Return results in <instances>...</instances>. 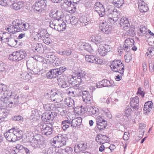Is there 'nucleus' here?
<instances>
[{
  "label": "nucleus",
  "mask_w": 154,
  "mask_h": 154,
  "mask_svg": "<svg viewBox=\"0 0 154 154\" xmlns=\"http://www.w3.org/2000/svg\"><path fill=\"white\" fill-rule=\"evenodd\" d=\"M85 59L86 61L89 63H95L96 62V57L91 55H86Z\"/></svg>",
  "instance_id": "obj_47"
},
{
  "label": "nucleus",
  "mask_w": 154,
  "mask_h": 154,
  "mask_svg": "<svg viewBox=\"0 0 154 154\" xmlns=\"http://www.w3.org/2000/svg\"><path fill=\"white\" fill-rule=\"evenodd\" d=\"M20 77L22 79L26 82H28L32 79L31 76L28 73L26 72H22L20 74Z\"/></svg>",
  "instance_id": "obj_37"
},
{
  "label": "nucleus",
  "mask_w": 154,
  "mask_h": 154,
  "mask_svg": "<svg viewBox=\"0 0 154 154\" xmlns=\"http://www.w3.org/2000/svg\"><path fill=\"white\" fill-rule=\"evenodd\" d=\"M6 87V86L5 85L3 84H0V89L2 90L3 91H5V93H4V94H7V95L6 97H8V96H9V97L8 98V99H9V98L10 97V95H9V91L6 90L5 88Z\"/></svg>",
  "instance_id": "obj_54"
},
{
  "label": "nucleus",
  "mask_w": 154,
  "mask_h": 154,
  "mask_svg": "<svg viewBox=\"0 0 154 154\" xmlns=\"http://www.w3.org/2000/svg\"><path fill=\"white\" fill-rule=\"evenodd\" d=\"M110 51L109 46L105 45L104 46H100L98 48V52L101 56H104L107 53Z\"/></svg>",
  "instance_id": "obj_19"
},
{
  "label": "nucleus",
  "mask_w": 154,
  "mask_h": 154,
  "mask_svg": "<svg viewBox=\"0 0 154 154\" xmlns=\"http://www.w3.org/2000/svg\"><path fill=\"white\" fill-rule=\"evenodd\" d=\"M70 122H71L68 120H65L62 121L61 125H63L62 128L63 131H66L71 126Z\"/></svg>",
  "instance_id": "obj_45"
},
{
  "label": "nucleus",
  "mask_w": 154,
  "mask_h": 154,
  "mask_svg": "<svg viewBox=\"0 0 154 154\" xmlns=\"http://www.w3.org/2000/svg\"><path fill=\"white\" fill-rule=\"evenodd\" d=\"M11 35H10V47L17 48L18 47V45H17L18 41L17 40L12 38Z\"/></svg>",
  "instance_id": "obj_50"
},
{
  "label": "nucleus",
  "mask_w": 154,
  "mask_h": 154,
  "mask_svg": "<svg viewBox=\"0 0 154 154\" xmlns=\"http://www.w3.org/2000/svg\"><path fill=\"white\" fill-rule=\"evenodd\" d=\"M109 3H112L115 7L120 8L124 4V0H108Z\"/></svg>",
  "instance_id": "obj_33"
},
{
  "label": "nucleus",
  "mask_w": 154,
  "mask_h": 154,
  "mask_svg": "<svg viewBox=\"0 0 154 154\" xmlns=\"http://www.w3.org/2000/svg\"><path fill=\"white\" fill-rule=\"evenodd\" d=\"M27 136L26 135V140H25L26 142H30L31 143V145L35 148H38V142H37V140H36V136L35 135L34 136H32L31 137V138L29 137V134H28Z\"/></svg>",
  "instance_id": "obj_18"
},
{
  "label": "nucleus",
  "mask_w": 154,
  "mask_h": 154,
  "mask_svg": "<svg viewBox=\"0 0 154 154\" xmlns=\"http://www.w3.org/2000/svg\"><path fill=\"white\" fill-rule=\"evenodd\" d=\"M67 140V137H62V140H60V141L56 144L54 145V146L56 147L60 148L63 146L65 145H66V140Z\"/></svg>",
  "instance_id": "obj_42"
},
{
  "label": "nucleus",
  "mask_w": 154,
  "mask_h": 154,
  "mask_svg": "<svg viewBox=\"0 0 154 154\" xmlns=\"http://www.w3.org/2000/svg\"><path fill=\"white\" fill-rule=\"evenodd\" d=\"M41 129V132L43 135H49L53 132L52 125L50 123L42 122L39 125Z\"/></svg>",
  "instance_id": "obj_7"
},
{
  "label": "nucleus",
  "mask_w": 154,
  "mask_h": 154,
  "mask_svg": "<svg viewBox=\"0 0 154 154\" xmlns=\"http://www.w3.org/2000/svg\"><path fill=\"white\" fill-rule=\"evenodd\" d=\"M56 69L57 70L58 74L60 75L63 73L66 70V68L65 66H62L59 68H56Z\"/></svg>",
  "instance_id": "obj_64"
},
{
  "label": "nucleus",
  "mask_w": 154,
  "mask_h": 154,
  "mask_svg": "<svg viewBox=\"0 0 154 154\" xmlns=\"http://www.w3.org/2000/svg\"><path fill=\"white\" fill-rule=\"evenodd\" d=\"M87 113L89 116H92L97 114L99 109L95 106H90L87 108Z\"/></svg>",
  "instance_id": "obj_28"
},
{
  "label": "nucleus",
  "mask_w": 154,
  "mask_h": 154,
  "mask_svg": "<svg viewBox=\"0 0 154 154\" xmlns=\"http://www.w3.org/2000/svg\"><path fill=\"white\" fill-rule=\"evenodd\" d=\"M23 6V3L22 2H18L17 3H14L12 4V5H10V7L15 10H17L20 9Z\"/></svg>",
  "instance_id": "obj_40"
},
{
  "label": "nucleus",
  "mask_w": 154,
  "mask_h": 154,
  "mask_svg": "<svg viewBox=\"0 0 154 154\" xmlns=\"http://www.w3.org/2000/svg\"><path fill=\"white\" fill-rule=\"evenodd\" d=\"M63 136V135L61 134H58L57 136L51 139V143H53V145L54 146V145L56 144L57 143H58L59 141L62 140V137Z\"/></svg>",
  "instance_id": "obj_39"
},
{
  "label": "nucleus",
  "mask_w": 154,
  "mask_h": 154,
  "mask_svg": "<svg viewBox=\"0 0 154 154\" xmlns=\"http://www.w3.org/2000/svg\"><path fill=\"white\" fill-rule=\"evenodd\" d=\"M61 22L60 25L55 29V30L58 31H63L66 29V24L63 21H61Z\"/></svg>",
  "instance_id": "obj_49"
},
{
  "label": "nucleus",
  "mask_w": 154,
  "mask_h": 154,
  "mask_svg": "<svg viewBox=\"0 0 154 154\" xmlns=\"http://www.w3.org/2000/svg\"><path fill=\"white\" fill-rule=\"evenodd\" d=\"M96 125L95 128H97L100 131L104 130L107 126V122L106 121L100 116H98L96 119Z\"/></svg>",
  "instance_id": "obj_10"
},
{
  "label": "nucleus",
  "mask_w": 154,
  "mask_h": 154,
  "mask_svg": "<svg viewBox=\"0 0 154 154\" xmlns=\"http://www.w3.org/2000/svg\"><path fill=\"white\" fill-rule=\"evenodd\" d=\"M94 4V2L91 1V0H85L84 5L87 11L91 10Z\"/></svg>",
  "instance_id": "obj_32"
},
{
  "label": "nucleus",
  "mask_w": 154,
  "mask_h": 154,
  "mask_svg": "<svg viewBox=\"0 0 154 154\" xmlns=\"http://www.w3.org/2000/svg\"><path fill=\"white\" fill-rule=\"evenodd\" d=\"M47 57L48 59V60L51 61H53L54 60H55L56 58L57 57L55 56L54 54L51 53H49L47 55Z\"/></svg>",
  "instance_id": "obj_62"
},
{
  "label": "nucleus",
  "mask_w": 154,
  "mask_h": 154,
  "mask_svg": "<svg viewBox=\"0 0 154 154\" xmlns=\"http://www.w3.org/2000/svg\"><path fill=\"white\" fill-rule=\"evenodd\" d=\"M82 98L83 101L87 103L90 104L92 102V95L87 91H82Z\"/></svg>",
  "instance_id": "obj_17"
},
{
  "label": "nucleus",
  "mask_w": 154,
  "mask_h": 154,
  "mask_svg": "<svg viewBox=\"0 0 154 154\" xmlns=\"http://www.w3.org/2000/svg\"><path fill=\"white\" fill-rule=\"evenodd\" d=\"M125 55L124 56L125 61L126 63H129L132 59L131 54L130 51L129 52H125Z\"/></svg>",
  "instance_id": "obj_53"
},
{
  "label": "nucleus",
  "mask_w": 154,
  "mask_h": 154,
  "mask_svg": "<svg viewBox=\"0 0 154 154\" xmlns=\"http://www.w3.org/2000/svg\"><path fill=\"white\" fill-rule=\"evenodd\" d=\"M47 2L46 0H38L35 3L33 7L37 11L42 12L46 8Z\"/></svg>",
  "instance_id": "obj_11"
},
{
  "label": "nucleus",
  "mask_w": 154,
  "mask_h": 154,
  "mask_svg": "<svg viewBox=\"0 0 154 154\" xmlns=\"http://www.w3.org/2000/svg\"><path fill=\"white\" fill-rule=\"evenodd\" d=\"M54 15V19H57V20H61L64 17V14L61 11H59L57 10Z\"/></svg>",
  "instance_id": "obj_46"
},
{
  "label": "nucleus",
  "mask_w": 154,
  "mask_h": 154,
  "mask_svg": "<svg viewBox=\"0 0 154 154\" xmlns=\"http://www.w3.org/2000/svg\"><path fill=\"white\" fill-rule=\"evenodd\" d=\"M18 57H17L16 51L14 52L12 54H10V60L15 62H18L17 61Z\"/></svg>",
  "instance_id": "obj_57"
},
{
  "label": "nucleus",
  "mask_w": 154,
  "mask_h": 154,
  "mask_svg": "<svg viewBox=\"0 0 154 154\" xmlns=\"http://www.w3.org/2000/svg\"><path fill=\"white\" fill-rule=\"evenodd\" d=\"M72 150L71 147L67 146L64 149H58V154H71Z\"/></svg>",
  "instance_id": "obj_34"
},
{
  "label": "nucleus",
  "mask_w": 154,
  "mask_h": 154,
  "mask_svg": "<svg viewBox=\"0 0 154 154\" xmlns=\"http://www.w3.org/2000/svg\"><path fill=\"white\" fill-rule=\"evenodd\" d=\"M112 81H109L106 79H103L100 82L97 83L96 86L97 88H100L104 87H109L111 86L113 84Z\"/></svg>",
  "instance_id": "obj_14"
},
{
  "label": "nucleus",
  "mask_w": 154,
  "mask_h": 154,
  "mask_svg": "<svg viewBox=\"0 0 154 154\" xmlns=\"http://www.w3.org/2000/svg\"><path fill=\"white\" fill-rule=\"evenodd\" d=\"M130 106L134 111H137L139 108V98L136 96L134 97L131 98L130 102Z\"/></svg>",
  "instance_id": "obj_16"
},
{
  "label": "nucleus",
  "mask_w": 154,
  "mask_h": 154,
  "mask_svg": "<svg viewBox=\"0 0 154 154\" xmlns=\"http://www.w3.org/2000/svg\"><path fill=\"white\" fill-rule=\"evenodd\" d=\"M13 128H12L10 129V131H12L13 132L10 134V137H12V138L10 140V142H15L16 141L19 140L21 139V135L20 134V136L16 135L15 133H14V131H13Z\"/></svg>",
  "instance_id": "obj_36"
},
{
  "label": "nucleus",
  "mask_w": 154,
  "mask_h": 154,
  "mask_svg": "<svg viewBox=\"0 0 154 154\" xmlns=\"http://www.w3.org/2000/svg\"><path fill=\"white\" fill-rule=\"evenodd\" d=\"M110 68L113 71L118 72L121 74H123L124 70V67L123 64L121 60H114L111 63L110 66Z\"/></svg>",
  "instance_id": "obj_4"
},
{
  "label": "nucleus",
  "mask_w": 154,
  "mask_h": 154,
  "mask_svg": "<svg viewBox=\"0 0 154 154\" xmlns=\"http://www.w3.org/2000/svg\"><path fill=\"white\" fill-rule=\"evenodd\" d=\"M53 94L51 95V97L52 98L55 97V99H53L52 100L54 101H56V102L58 101H60L61 100V98L62 94L61 91L59 90H55Z\"/></svg>",
  "instance_id": "obj_21"
},
{
  "label": "nucleus",
  "mask_w": 154,
  "mask_h": 154,
  "mask_svg": "<svg viewBox=\"0 0 154 154\" xmlns=\"http://www.w3.org/2000/svg\"><path fill=\"white\" fill-rule=\"evenodd\" d=\"M83 48L84 50L89 53H91L93 51L91 46V45L88 44H86L83 45Z\"/></svg>",
  "instance_id": "obj_58"
},
{
  "label": "nucleus",
  "mask_w": 154,
  "mask_h": 154,
  "mask_svg": "<svg viewBox=\"0 0 154 154\" xmlns=\"http://www.w3.org/2000/svg\"><path fill=\"white\" fill-rule=\"evenodd\" d=\"M72 53L71 49H67L64 50H59L58 53L60 55L66 56H69Z\"/></svg>",
  "instance_id": "obj_43"
},
{
  "label": "nucleus",
  "mask_w": 154,
  "mask_h": 154,
  "mask_svg": "<svg viewBox=\"0 0 154 154\" xmlns=\"http://www.w3.org/2000/svg\"><path fill=\"white\" fill-rule=\"evenodd\" d=\"M106 10L107 19L112 24H114L120 17L121 13L119 10L113 7H108Z\"/></svg>",
  "instance_id": "obj_1"
},
{
  "label": "nucleus",
  "mask_w": 154,
  "mask_h": 154,
  "mask_svg": "<svg viewBox=\"0 0 154 154\" xmlns=\"http://www.w3.org/2000/svg\"><path fill=\"white\" fill-rule=\"evenodd\" d=\"M51 62L52 63V65L54 66H59L61 64L60 60L57 57L53 61H51Z\"/></svg>",
  "instance_id": "obj_63"
},
{
  "label": "nucleus",
  "mask_w": 154,
  "mask_h": 154,
  "mask_svg": "<svg viewBox=\"0 0 154 154\" xmlns=\"http://www.w3.org/2000/svg\"><path fill=\"white\" fill-rule=\"evenodd\" d=\"M47 31L45 29H39L38 31V35L41 36V39L44 38L47 34Z\"/></svg>",
  "instance_id": "obj_51"
},
{
  "label": "nucleus",
  "mask_w": 154,
  "mask_h": 154,
  "mask_svg": "<svg viewBox=\"0 0 154 154\" xmlns=\"http://www.w3.org/2000/svg\"><path fill=\"white\" fill-rule=\"evenodd\" d=\"M126 34L128 36H134L136 35V32L135 31V27L134 26H132L130 27L129 30L127 32Z\"/></svg>",
  "instance_id": "obj_44"
},
{
  "label": "nucleus",
  "mask_w": 154,
  "mask_h": 154,
  "mask_svg": "<svg viewBox=\"0 0 154 154\" xmlns=\"http://www.w3.org/2000/svg\"><path fill=\"white\" fill-rule=\"evenodd\" d=\"M29 150L22 145H18L10 149V154H30Z\"/></svg>",
  "instance_id": "obj_8"
},
{
  "label": "nucleus",
  "mask_w": 154,
  "mask_h": 154,
  "mask_svg": "<svg viewBox=\"0 0 154 154\" xmlns=\"http://www.w3.org/2000/svg\"><path fill=\"white\" fill-rule=\"evenodd\" d=\"M87 148V143H82L77 145L74 148V151L75 152H82L86 150Z\"/></svg>",
  "instance_id": "obj_20"
},
{
  "label": "nucleus",
  "mask_w": 154,
  "mask_h": 154,
  "mask_svg": "<svg viewBox=\"0 0 154 154\" xmlns=\"http://www.w3.org/2000/svg\"><path fill=\"white\" fill-rule=\"evenodd\" d=\"M8 97H5L4 99V105L6 108H0V119L3 122L8 116L9 112L10 100L8 99Z\"/></svg>",
  "instance_id": "obj_5"
},
{
  "label": "nucleus",
  "mask_w": 154,
  "mask_h": 154,
  "mask_svg": "<svg viewBox=\"0 0 154 154\" xmlns=\"http://www.w3.org/2000/svg\"><path fill=\"white\" fill-rule=\"evenodd\" d=\"M77 89L74 87H71L66 90L67 94L69 96H74L76 94Z\"/></svg>",
  "instance_id": "obj_41"
},
{
  "label": "nucleus",
  "mask_w": 154,
  "mask_h": 154,
  "mask_svg": "<svg viewBox=\"0 0 154 154\" xmlns=\"http://www.w3.org/2000/svg\"><path fill=\"white\" fill-rule=\"evenodd\" d=\"M61 21H63L62 20L52 19L50 22V26L53 29H55L57 28L60 23Z\"/></svg>",
  "instance_id": "obj_30"
},
{
  "label": "nucleus",
  "mask_w": 154,
  "mask_h": 154,
  "mask_svg": "<svg viewBox=\"0 0 154 154\" xmlns=\"http://www.w3.org/2000/svg\"><path fill=\"white\" fill-rule=\"evenodd\" d=\"M69 19H70V23L72 25H73L78 27H79L81 26H83L84 23H86V20H85L86 19V18L85 17H84L85 18V20H81L83 17H82L80 19V20H79L78 18H76L75 16H72L71 15V16H70L69 17Z\"/></svg>",
  "instance_id": "obj_12"
},
{
  "label": "nucleus",
  "mask_w": 154,
  "mask_h": 154,
  "mask_svg": "<svg viewBox=\"0 0 154 154\" xmlns=\"http://www.w3.org/2000/svg\"><path fill=\"white\" fill-rule=\"evenodd\" d=\"M123 49L125 52H129L131 48L134 45V41L133 38H129L125 41Z\"/></svg>",
  "instance_id": "obj_13"
},
{
  "label": "nucleus",
  "mask_w": 154,
  "mask_h": 154,
  "mask_svg": "<svg viewBox=\"0 0 154 154\" xmlns=\"http://www.w3.org/2000/svg\"><path fill=\"white\" fill-rule=\"evenodd\" d=\"M82 74V72H81L76 74V76H75V78L74 79V86L75 85L76 87H78L79 85L81 84L82 82H83V79L81 77V75Z\"/></svg>",
  "instance_id": "obj_24"
},
{
  "label": "nucleus",
  "mask_w": 154,
  "mask_h": 154,
  "mask_svg": "<svg viewBox=\"0 0 154 154\" xmlns=\"http://www.w3.org/2000/svg\"><path fill=\"white\" fill-rule=\"evenodd\" d=\"M91 40L97 45H99L103 42L102 37L100 35H96L93 36Z\"/></svg>",
  "instance_id": "obj_35"
},
{
  "label": "nucleus",
  "mask_w": 154,
  "mask_h": 154,
  "mask_svg": "<svg viewBox=\"0 0 154 154\" xmlns=\"http://www.w3.org/2000/svg\"><path fill=\"white\" fill-rule=\"evenodd\" d=\"M106 10L105 11L104 7L102 8H100V9H98V10H96V11L98 15L100 17H103L104 16H105V17H107L106 15Z\"/></svg>",
  "instance_id": "obj_48"
},
{
  "label": "nucleus",
  "mask_w": 154,
  "mask_h": 154,
  "mask_svg": "<svg viewBox=\"0 0 154 154\" xmlns=\"http://www.w3.org/2000/svg\"><path fill=\"white\" fill-rule=\"evenodd\" d=\"M82 121V118L81 117H78L72 119L70 121L71 126L72 128H78V126L81 125Z\"/></svg>",
  "instance_id": "obj_23"
},
{
  "label": "nucleus",
  "mask_w": 154,
  "mask_h": 154,
  "mask_svg": "<svg viewBox=\"0 0 154 154\" xmlns=\"http://www.w3.org/2000/svg\"><path fill=\"white\" fill-rule=\"evenodd\" d=\"M41 114V112L39 110L36 109H33L31 112V118L32 119H38L40 117Z\"/></svg>",
  "instance_id": "obj_31"
},
{
  "label": "nucleus",
  "mask_w": 154,
  "mask_h": 154,
  "mask_svg": "<svg viewBox=\"0 0 154 154\" xmlns=\"http://www.w3.org/2000/svg\"><path fill=\"white\" fill-rule=\"evenodd\" d=\"M61 7L63 10L71 13H74L76 11V6L72 4L71 0H65Z\"/></svg>",
  "instance_id": "obj_6"
},
{
  "label": "nucleus",
  "mask_w": 154,
  "mask_h": 154,
  "mask_svg": "<svg viewBox=\"0 0 154 154\" xmlns=\"http://www.w3.org/2000/svg\"><path fill=\"white\" fill-rule=\"evenodd\" d=\"M57 116V113L55 112H46L42 115V121L45 122H49L52 121Z\"/></svg>",
  "instance_id": "obj_9"
},
{
  "label": "nucleus",
  "mask_w": 154,
  "mask_h": 154,
  "mask_svg": "<svg viewBox=\"0 0 154 154\" xmlns=\"http://www.w3.org/2000/svg\"><path fill=\"white\" fill-rule=\"evenodd\" d=\"M27 28L25 23H20L18 19L14 20L10 25V33L15 34L21 30H25Z\"/></svg>",
  "instance_id": "obj_2"
},
{
  "label": "nucleus",
  "mask_w": 154,
  "mask_h": 154,
  "mask_svg": "<svg viewBox=\"0 0 154 154\" xmlns=\"http://www.w3.org/2000/svg\"><path fill=\"white\" fill-rule=\"evenodd\" d=\"M23 117L19 115L14 116L12 118V120L14 121L23 122Z\"/></svg>",
  "instance_id": "obj_56"
},
{
  "label": "nucleus",
  "mask_w": 154,
  "mask_h": 154,
  "mask_svg": "<svg viewBox=\"0 0 154 154\" xmlns=\"http://www.w3.org/2000/svg\"><path fill=\"white\" fill-rule=\"evenodd\" d=\"M75 78V77L72 75L68 76L67 77L68 82L70 84H72V85L74 86V84H75L74 79Z\"/></svg>",
  "instance_id": "obj_60"
},
{
  "label": "nucleus",
  "mask_w": 154,
  "mask_h": 154,
  "mask_svg": "<svg viewBox=\"0 0 154 154\" xmlns=\"http://www.w3.org/2000/svg\"><path fill=\"white\" fill-rule=\"evenodd\" d=\"M119 22V24L122 28H125V27H129L130 23L128 18L126 17L121 18Z\"/></svg>",
  "instance_id": "obj_26"
},
{
  "label": "nucleus",
  "mask_w": 154,
  "mask_h": 154,
  "mask_svg": "<svg viewBox=\"0 0 154 154\" xmlns=\"http://www.w3.org/2000/svg\"><path fill=\"white\" fill-rule=\"evenodd\" d=\"M65 104L69 107H72L73 108L75 107V102L73 99L70 98L65 99Z\"/></svg>",
  "instance_id": "obj_38"
},
{
  "label": "nucleus",
  "mask_w": 154,
  "mask_h": 154,
  "mask_svg": "<svg viewBox=\"0 0 154 154\" xmlns=\"http://www.w3.org/2000/svg\"><path fill=\"white\" fill-rule=\"evenodd\" d=\"M57 70L56 69L50 70L46 74L47 78L48 79H54L58 77L59 75L58 74Z\"/></svg>",
  "instance_id": "obj_29"
},
{
  "label": "nucleus",
  "mask_w": 154,
  "mask_h": 154,
  "mask_svg": "<svg viewBox=\"0 0 154 154\" xmlns=\"http://www.w3.org/2000/svg\"><path fill=\"white\" fill-rule=\"evenodd\" d=\"M132 111V109L129 107L126 108L125 110L124 116L127 118L131 116V112Z\"/></svg>",
  "instance_id": "obj_59"
},
{
  "label": "nucleus",
  "mask_w": 154,
  "mask_h": 154,
  "mask_svg": "<svg viewBox=\"0 0 154 154\" xmlns=\"http://www.w3.org/2000/svg\"><path fill=\"white\" fill-rule=\"evenodd\" d=\"M100 29L102 32L106 34H108L111 32L112 27L107 24V23L102 22L99 24Z\"/></svg>",
  "instance_id": "obj_15"
},
{
  "label": "nucleus",
  "mask_w": 154,
  "mask_h": 154,
  "mask_svg": "<svg viewBox=\"0 0 154 154\" xmlns=\"http://www.w3.org/2000/svg\"><path fill=\"white\" fill-rule=\"evenodd\" d=\"M139 30L140 32H138V34H139V35H142L143 34H144L146 32V28L143 25L140 26Z\"/></svg>",
  "instance_id": "obj_55"
},
{
  "label": "nucleus",
  "mask_w": 154,
  "mask_h": 154,
  "mask_svg": "<svg viewBox=\"0 0 154 154\" xmlns=\"http://www.w3.org/2000/svg\"><path fill=\"white\" fill-rule=\"evenodd\" d=\"M102 110L106 117L109 119H111L112 117V115L107 108H103L102 109Z\"/></svg>",
  "instance_id": "obj_52"
},
{
  "label": "nucleus",
  "mask_w": 154,
  "mask_h": 154,
  "mask_svg": "<svg viewBox=\"0 0 154 154\" xmlns=\"http://www.w3.org/2000/svg\"><path fill=\"white\" fill-rule=\"evenodd\" d=\"M27 69L29 73L32 75L38 74L41 71L40 68L36 62L29 60L26 61Z\"/></svg>",
  "instance_id": "obj_3"
},
{
  "label": "nucleus",
  "mask_w": 154,
  "mask_h": 154,
  "mask_svg": "<svg viewBox=\"0 0 154 154\" xmlns=\"http://www.w3.org/2000/svg\"><path fill=\"white\" fill-rule=\"evenodd\" d=\"M33 50L34 52H37L40 54L43 53L44 52V48L43 46L40 43H35L33 45Z\"/></svg>",
  "instance_id": "obj_27"
},
{
  "label": "nucleus",
  "mask_w": 154,
  "mask_h": 154,
  "mask_svg": "<svg viewBox=\"0 0 154 154\" xmlns=\"http://www.w3.org/2000/svg\"><path fill=\"white\" fill-rule=\"evenodd\" d=\"M82 74L81 75V77L83 79V81H88L90 79V77L89 74H86L84 72H82Z\"/></svg>",
  "instance_id": "obj_61"
},
{
  "label": "nucleus",
  "mask_w": 154,
  "mask_h": 154,
  "mask_svg": "<svg viewBox=\"0 0 154 154\" xmlns=\"http://www.w3.org/2000/svg\"><path fill=\"white\" fill-rule=\"evenodd\" d=\"M36 140H37L38 142V148H43L45 147V143L44 141L43 137L39 135H36Z\"/></svg>",
  "instance_id": "obj_25"
},
{
  "label": "nucleus",
  "mask_w": 154,
  "mask_h": 154,
  "mask_svg": "<svg viewBox=\"0 0 154 154\" xmlns=\"http://www.w3.org/2000/svg\"><path fill=\"white\" fill-rule=\"evenodd\" d=\"M153 106L152 101H148L145 103L143 108L144 114L145 115H147L149 112H150Z\"/></svg>",
  "instance_id": "obj_22"
}]
</instances>
